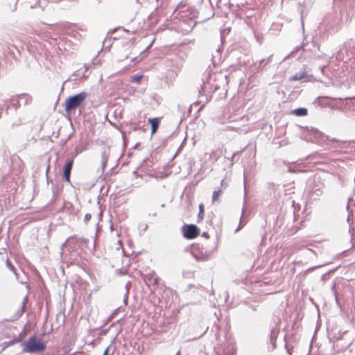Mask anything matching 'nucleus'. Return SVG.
<instances>
[{
    "mask_svg": "<svg viewBox=\"0 0 355 355\" xmlns=\"http://www.w3.org/2000/svg\"><path fill=\"white\" fill-rule=\"evenodd\" d=\"M302 137L306 141H310L319 145H328L329 142L336 143L335 145L331 146L334 148H343L347 144V142L345 141H340L335 138L329 139V136L324 135L318 129L313 127L311 128L308 127L304 128L302 132Z\"/></svg>",
    "mask_w": 355,
    "mask_h": 355,
    "instance_id": "obj_1",
    "label": "nucleus"
},
{
    "mask_svg": "<svg viewBox=\"0 0 355 355\" xmlns=\"http://www.w3.org/2000/svg\"><path fill=\"white\" fill-rule=\"evenodd\" d=\"M22 352L33 354H42L46 349V344L35 335L30 336L27 340L21 342Z\"/></svg>",
    "mask_w": 355,
    "mask_h": 355,
    "instance_id": "obj_2",
    "label": "nucleus"
},
{
    "mask_svg": "<svg viewBox=\"0 0 355 355\" xmlns=\"http://www.w3.org/2000/svg\"><path fill=\"white\" fill-rule=\"evenodd\" d=\"M198 15V10L196 8L187 6V3L184 1L179 3L172 14L174 18H179L181 20L184 19L185 17L189 18L190 24H192V25H189L191 28H193L196 24L193 19L196 18Z\"/></svg>",
    "mask_w": 355,
    "mask_h": 355,
    "instance_id": "obj_3",
    "label": "nucleus"
},
{
    "mask_svg": "<svg viewBox=\"0 0 355 355\" xmlns=\"http://www.w3.org/2000/svg\"><path fill=\"white\" fill-rule=\"evenodd\" d=\"M87 93L81 92L77 94L70 96L64 101V110L67 114H71L87 98Z\"/></svg>",
    "mask_w": 355,
    "mask_h": 355,
    "instance_id": "obj_4",
    "label": "nucleus"
},
{
    "mask_svg": "<svg viewBox=\"0 0 355 355\" xmlns=\"http://www.w3.org/2000/svg\"><path fill=\"white\" fill-rule=\"evenodd\" d=\"M322 23L330 34L337 33L340 28V20L334 14L326 15Z\"/></svg>",
    "mask_w": 355,
    "mask_h": 355,
    "instance_id": "obj_5",
    "label": "nucleus"
},
{
    "mask_svg": "<svg viewBox=\"0 0 355 355\" xmlns=\"http://www.w3.org/2000/svg\"><path fill=\"white\" fill-rule=\"evenodd\" d=\"M218 355H236V347L235 341L230 338H226L225 343L215 349Z\"/></svg>",
    "mask_w": 355,
    "mask_h": 355,
    "instance_id": "obj_6",
    "label": "nucleus"
},
{
    "mask_svg": "<svg viewBox=\"0 0 355 355\" xmlns=\"http://www.w3.org/2000/svg\"><path fill=\"white\" fill-rule=\"evenodd\" d=\"M183 236L187 239H193L200 233V228L194 224H185L181 227Z\"/></svg>",
    "mask_w": 355,
    "mask_h": 355,
    "instance_id": "obj_7",
    "label": "nucleus"
},
{
    "mask_svg": "<svg viewBox=\"0 0 355 355\" xmlns=\"http://www.w3.org/2000/svg\"><path fill=\"white\" fill-rule=\"evenodd\" d=\"M73 165V158H69L67 159L66 163L63 167L62 179L69 184L72 185L71 182V173Z\"/></svg>",
    "mask_w": 355,
    "mask_h": 355,
    "instance_id": "obj_8",
    "label": "nucleus"
},
{
    "mask_svg": "<svg viewBox=\"0 0 355 355\" xmlns=\"http://www.w3.org/2000/svg\"><path fill=\"white\" fill-rule=\"evenodd\" d=\"M312 77L311 75H308L306 71H301L299 72H297L293 76H291L289 80L291 81H297V80H303V81H308L309 78Z\"/></svg>",
    "mask_w": 355,
    "mask_h": 355,
    "instance_id": "obj_9",
    "label": "nucleus"
},
{
    "mask_svg": "<svg viewBox=\"0 0 355 355\" xmlns=\"http://www.w3.org/2000/svg\"><path fill=\"white\" fill-rule=\"evenodd\" d=\"M61 211H65L69 215L76 216L79 211L78 209H76L73 205L68 201H64L63 206L61 208Z\"/></svg>",
    "mask_w": 355,
    "mask_h": 355,
    "instance_id": "obj_10",
    "label": "nucleus"
},
{
    "mask_svg": "<svg viewBox=\"0 0 355 355\" xmlns=\"http://www.w3.org/2000/svg\"><path fill=\"white\" fill-rule=\"evenodd\" d=\"M279 332V329L277 327L272 328L270 330L269 336H270V343L272 345V349H275L277 347L276 340L278 336Z\"/></svg>",
    "mask_w": 355,
    "mask_h": 355,
    "instance_id": "obj_11",
    "label": "nucleus"
},
{
    "mask_svg": "<svg viewBox=\"0 0 355 355\" xmlns=\"http://www.w3.org/2000/svg\"><path fill=\"white\" fill-rule=\"evenodd\" d=\"M5 105L6 106L7 110H8L10 107V106H12L15 108V110L16 111L20 106V100L18 97H13L10 100L6 101Z\"/></svg>",
    "mask_w": 355,
    "mask_h": 355,
    "instance_id": "obj_12",
    "label": "nucleus"
},
{
    "mask_svg": "<svg viewBox=\"0 0 355 355\" xmlns=\"http://www.w3.org/2000/svg\"><path fill=\"white\" fill-rule=\"evenodd\" d=\"M148 123L150 124L151 134L153 135L157 132L159 128L160 120L159 118L157 117L149 118Z\"/></svg>",
    "mask_w": 355,
    "mask_h": 355,
    "instance_id": "obj_13",
    "label": "nucleus"
},
{
    "mask_svg": "<svg viewBox=\"0 0 355 355\" xmlns=\"http://www.w3.org/2000/svg\"><path fill=\"white\" fill-rule=\"evenodd\" d=\"M271 61H272V55H270L269 57H268L266 59H261L259 61V62L257 67V71L259 72V71H262L263 69V68L265 67V66L266 64H268V63H270Z\"/></svg>",
    "mask_w": 355,
    "mask_h": 355,
    "instance_id": "obj_14",
    "label": "nucleus"
},
{
    "mask_svg": "<svg viewBox=\"0 0 355 355\" xmlns=\"http://www.w3.org/2000/svg\"><path fill=\"white\" fill-rule=\"evenodd\" d=\"M291 114L297 116H304L308 114V110L305 107H299L293 110Z\"/></svg>",
    "mask_w": 355,
    "mask_h": 355,
    "instance_id": "obj_15",
    "label": "nucleus"
},
{
    "mask_svg": "<svg viewBox=\"0 0 355 355\" xmlns=\"http://www.w3.org/2000/svg\"><path fill=\"white\" fill-rule=\"evenodd\" d=\"M18 98L24 105L30 104L32 101V96L28 94H21L18 95Z\"/></svg>",
    "mask_w": 355,
    "mask_h": 355,
    "instance_id": "obj_16",
    "label": "nucleus"
},
{
    "mask_svg": "<svg viewBox=\"0 0 355 355\" xmlns=\"http://www.w3.org/2000/svg\"><path fill=\"white\" fill-rule=\"evenodd\" d=\"M154 276L155 272L153 271L143 275V279L148 286L151 285V282Z\"/></svg>",
    "mask_w": 355,
    "mask_h": 355,
    "instance_id": "obj_17",
    "label": "nucleus"
},
{
    "mask_svg": "<svg viewBox=\"0 0 355 355\" xmlns=\"http://www.w3.org/2000/svg\"><path fill=\"white\" fill-rule=\"evenodd\" d=\"M199 212L197 217V223H200L205 216V206L203 203H200L198 206Z\"/></svg>",
    "mask_w": 355,
    "mask_h": 355,
    "instance_id": "obj_18",
    "label": "nucleus"
},
{
    "mask_svg": "<svg viewBox=\"0 0 355 355\" xmlns=\"http://www.w3.org/2000/svg\"><path fill=\"white\" fill-rule=\"evenodd\" d=\"M74 244L76 245L87 246L89 243V239L85 238H75L73 239Z\"/></svg>",
    "mask_w": 355,
    "mask_h": 355,
    "instance_id": "obj_19",
    "label": "nucleus"
},
{
    "mask_svg": "<svg viewBox=\"0 0 355 355\" xmlns=\"http://www.w3.org/2000/svg\"><path fill=\"white\" fill-rule=\"evenodd\" d=\"M107 160H108L107 154L106 151L104 150L101 153V166H102L103 171L105 170V168L107 163Z\"/></svg>",
    "mask_w": 355,
    "mask_h": 355,
    "instance_id": "obj_20",
    "label": "nucleus"
},
{
    "mask_svg": "<svg viewBox=\"0 0 355 355\" xmlns=\"http://www.w3.org/2000/svg\"><path fill=\"white\" fill-rule=\"evenodd\" d=\"M252 32L254 34V37L256 39L257 42L261 44L262 42V34L257 29L252 28Z\"/></svg>",
    "mask_w": 355,
    "mask_h": 355,
    "instance_id": "obj_21",
    "label": "nucleus"
},
{
    "mask_svg": "<svg viewBox=\"0 0 355 355\" xmlns=\"http://www.w3.org/2000/svg\"><path fill=\"white\" fill-rule=\"evenodd\" d=\"M195 259L197 261H206L209 259V253H201V254H194Z\"/></svg>",
    "mask_w": 355,
    "mask_h": 355,
    "instance_id": "obj_22",
    "label": "nucleus"
},
{
    "mask_svg": "<svg viewBox=\"0 0 355 355\" xmlns=\"http://www.w3.org/2000/svg\"><path fill=\"white\" fill-rule=\"evenodd\" d=\"M75 238V236H69V238L67 239V240L61 245L60 246V250H61V252L60 254H63V251H64V248L66 247L67 245V243L68 242L71 243V241H73V239Z\"/></svg>",
    "mask_w": 355,
    "mask_h": 355,
    "instance_id": "obj_23",
    "label": "nucleus"
},
{
    "mask_svg": "<svg viewBox=\"0 0 355 355\" xmlns=\"http://www.w3.org/2000/svg\"><path fill=\"white\" fill-rule=\"evenodd\" d=\"M338 268H336L334 269H331L330 270L329 272L323 274L322 276H321V280L323 282H325L327 279H328V276L330 273H332V272H334L336 270H337Z\"/></svg>",
    "mask_w": 355,
    "mask_h": 355,
    "instance_id": "obj_24",
    "label": "nucleus"
},
{
    "mask_svg": "<svg viewBox=\"0 0 355 355\" xmlns=\"http://www.w3.org/2000/svg\"><path fill=\"white\" fill-rule=\"evenodd\" d=\"M6 265L7 266V268L10 270L12 271L16 276H17V271H16V269L14 267V266H12L11 264V263L10 262V261L8 259L6 260Z\"/></svg>",
    "mask_w": 355,
    "mask_h": 355,
    "instance_id": "obj_25",
    "label": "nucleus"
},
{
    "mask_svg": "<svg viewBox=\"0 0 355 355\" xmlns=\"http://www.w3.org/2000/svg\"><path fill=\"white\" fill-rule=\"evenodd\" d=\"M246 221L245 220V219L243 218V215L241 216V218H240V221H239V226L235 230V232H237L238 231H239L245 224H246Z\"/></svg>",
    "mask_w": 355,
    "mask_h": 355,
    "instance_id": "obj_26",
    "label": "nucleus"
},
{
    "mask_svg": "<svg viewBox=\"0 0 355 355\" xmlns=\"http://www.w3.org/2000/svg\"><path fill=\"white\" fill-rule=\"evenodd\" d=\"M17 342H18V340L16 339V338L15 339H12V340H10V341H8V342H5L4 343L5 345H4L3 349H5V348H6V347H8L9 346L13 345L14 344L17 343Z\"/></svg>",
    "mask_w": 355,
    "mask_h": 355,
    "instance_id": "obj_27",
    "label": "nucleus"
},
{
    "mask_svg": "<svg viewBox=\"0 0 355 355\" xmlns=\"http://www.w3.org/2000/svg\"><path fill=\"white\" fill-rule=\"evenodd\" d=\"M220 193H221V190L220 189H218L217 191H214L213 192V195H212V201L216 200L218 198Z\"/></svg>",
    "mask_w": 355,
    "mask_h": 355,
    "instance_id": "obj_28",
    "label": "nucleus"
},
{
    "mask_svg": "<svg viewBox=\"0 0 355 355\" xmlns=\"http://www.w3.org/2000/svg\"><path fill=\"white\" fill-rule=\"evenodd\" d=\"M21 123L20 119H17L15 121L10 123V128H13L15 127L19 126L21 125Z\"/></svg>",
    "mask_w": 355,
    "mask_h": 355,
    "instance_id": "obj_29",
    "label": "nucleus"
},
{
    "mask_svg": "<svg viewBox=\"0 0 355 355\" xmlns=\"http://www.w3.org/2000/svg\"><path fill=\"white\" fill-rule=\"evenodd\" d=\"M331 289L334 292V296H335V300L336 301V303L338 304V299L337 292L336 291V284L335 283L333 284V285L331 286Z\"/></svg>",
    "mask_w": 355,
    "mask_h": 355,
    "instance_id": "obj_30",
    "label": "nucleus"
},
{
    "mask_svg": "<svg viewBox=\"0 0 355 355\" xmlns=\"http://www.w3.org/2000/svg\"><path fill=\"white\" fill-rule=\"evenodd\" d=\"M81 152H82L81 150H79V148L78 147H76L74 151L71 154V158H73V159Z\"/></svg>",
    "mask_w": 355,
    "mask_h": 355,
    "instance_id": "obj_31",
    "label": "nucleus"
},
{
    "mask_svg": "<svg viewBox=\"0 0 355 355\" xmlns=\"http://www.w3.org/2000/svg\"><path fill=\"white\" fill-rule=\"evenodd\" d=\"M142 78H143L142 75L134 76H132L131 80L133 82L139 83Z\"/></svg>",
    "mask_w": 355,
    "mask_h": 355,
    "instance_id": "obj_32",
    "label": "nucleus"
},
{
    "mask_svg": "<svg viewBox=\"0 0 355 355\" xmlns=\"http://www.w3.org/2000/svg\"><path fill=\"white\" fill-rule=\"evenodd\" d=\"M159 278L158 277H153L151 284L157 286L159 284Z\"/></svg>",
    "mask_w": 355,
    "mask_h": 355,
    "instance_id": "obj_33",
    "label": "nucleus"
},
{
    "mask_svg": "<svg viewBox=\"0 0 355 355\" xmlns=\"http://www.w3.org/2000/svg\"><path fill=\"white\" fill-rule=\"evenodd\" d=\"M125 288L127 289L126 291V293L124 295V297H123V302L127 304V301H128V293H129V290H128V284L125 286Z\"/></svg>",
    "mask_w": 355,
    "mask_h": 355,
    "instance_id": "obj_34",
    "label": "nucleus"
},
{
    "mask_svg": "<svg viewBox=\"0 0 355 355\" xmlns=\"http://www.w3.org/2000/svg\"><path fill=\"white\" fill-rule=\"evenodd\" d=\"M92 218V215L90 214H86L84 217V222L87 223Z\"/></svg>",
    "mask_w": 355,
    "mask_h": 355,
    "instance_id": "obj_35",
    "label": "nucleus"
},
{
    "mask_svg": "<svg viewBox=\"0 0 355 355\" xmlns=\"http://www.w3.org/2000/svg\"><path fill=\"white\" fill-rule=\"evenodd\" d=\"M34 42V44H30V46L31 47H35L37 49H38V48L42 49V44L40 42Z\"/></svg>",
    "mask_w": 355,
    "mask_h": 355,
    "instance_id": "obj_36",
    "label": "nucleus"
},
{
    "mask_svg": "<svg viewBox=\"0 0 355 355\" xmlns=\"http://www.w3.org/2000/svg\"><path fill=\"white\" fill-rule=\"evenodd\" d=\"M201 236L205 239H209V234L207 232H202V234H201Z\"/></svg>",
    "mask_w": 355,
    "mask_h": 355,
    "instance_id": "obj_37",
    "label": "nucleus"
},
{
    "mask_svg": "<svg viewBox=\"0 0 355 355\" xmlns=\"http://www.w3.org/2000/svg\"><path fill=\"white\" fill-rule=\"evenodd\" d=\"M207 329H208V327H206L205 330H203L202 331H201L197 337L199 338V337H201L202 336H203L206 333Z\"/></svg>",
    "mask_w": 355,
    "mask_h": 355,
    "instance_id": "obj_38",
    "label": "nucleus"
},
{
    "mask_svg": "<svg viewBox=\"0 0 355 355\" xmlns=\"http://www.w3.org/2000/svg\"><path fill=\"white\" fill-rule=\"evenodd\" d=\"M108 331H109V329L102 330L101 332L100 333V334L101 335H106L107 333L108 332Z\"/></svg>",
    "mask_w": 355,
    "mask_h": 355,
    "instance_id": "obj_39",
    "label": "nucleus"
},
{
    "mask_svg": "<svg viewBox=\"0 0 355 355\" xmlns=\"http://www.w3.org/2000/svg\"><path fill=\"white\" fill-rule=\"evenodd\" d=\"M110 350V347L108 346L103 352V355H108V352Z\"/></svg>",
    "mask_w": 355,
    "mask_h": 355,
    "instance_id": "obj_40",
    "label": "nucleus"
},
{
    "mask_svg": "<svg viewBox=\"0 0 355 355\" xmlns=\"http://www.w3.org/2000/svg\"><path fill=\"white\" fill-rule=\"evenodd\" d=\"M214 87V91L213 92H216V90H218V89H220V86L217 84L216 85H213Z\"/></svg>",
    "mask_w": 355,
    "mask_h": 355,
    "instance_id": "obj_41",
    "label": "nucleus"
},
{
    "mask_svg": "<svg viewBox=\"0 0 355 355\" xmlns=\"http://www.w3.org/2000/svg\"><path fill=\"white\" fill-rule=\"evenodd\" d=\"M116 273L119 275H124L125 273L123 272L122 269H119L116 270Z\"/></svg>",
    "mask_w": 355,
    "mask_h": 355,
    "instance_id": "obj_42",
    "label": "nucleus"
},
{
    "mask_svg": "<svg viewBox=\"0 0 355 355\" xmlns=\"http://www.w3.org/2000/svg\"><path fill=\"white\" fill-rule=\"evenodd\" d=\"M239 152H236V153H234L233 155H232V160L233 161L234 159L239 155Z\"/></svg>",
    "mask_w": 355,
    "mask_h": 355,
    "instance_id": "obj_43",
    "label": "nucleus"
},
{
    "mask_svg": "<svg viewBox=\"0 0 355 355\" xmlns=\"http://www.w3.org/2000/svg\"><path fill=\"white\" fill-rule=\"evenodd\" d=\"M288 172H290V173H295V170H294V169H293V168H292L291 167H288Z\"/></svg>",
    "mask_w": 355,
    "mask_h": 355,
    "instance_id": "obj_44",
    "label": "nucleus"
},
{
    "mask_svg": "<svg viewBox=\"0 0 355 355\" xmlns=\"http://www.w3.org/2000/svg\"><path fill=\"white\" fill-rule=\"evenodd\" d=\"M315 192L317 196H320L322 193V191L320 189H316Z\"/></svg>",
    "mask_w": 355,
    "mask_h": 355,
    "instance_id": "obj_45",
    "label": "nucleus"
},
{
    "mask_svg": "<svg viewBox=\"0 0 355 355\" xmlns=\"http://www.w3.org/2000/svg\"><path fill=\"white\" fill-rule=\"evenodd\" d=\"M325 265H327V263H325V264H324V265H320V266H317L313 267V268H309V270H313V269H314V268H319V267H321V266H325Z\"/></svg>",
    "mask_w": 355,
    "mask_h": 355,
    "instance_id": "obj_46",
    "label": "nucleus"
},
{
    "mask_svg": "<svg viewBox=\"0 0 355 355\" xmlns=\"http://www.w3.org/2000/svg\"><path fill=\"white\" fill-rule=\"evenodd\" d=\"M246 17H247V19H245V23L249 24V22H248V20H250L249 16H247Z\"/></svg>",
    "mask_w": 355,
    "mask_h": 355,
    "instance_id": "obj_47",
    "label": "nucleus"
},
{
    "mask_svg": "<svg viewBox=\"0 0 355 355\" xmlns=\"http://www.w3.org/2000/svg\"><path fill=\"white\" fill-rule=\"evenodd\" d=\"M206 223H209V226H212V221H211V220L207 221Z\"/></svg>",
    "mask_w": 355,
    "mask_h": 355,
    "instance_id": "obj_48",
    "label": "nucleus"
},
{
    "mask_svg": "<svg viewBox=\"0 0 355 355\" xmlns=\"http://www.w3.org/2000/svg\"><path fill=\"white\" fill-rule=\"evenodd\" d=\"M150 216H157V213L156 212H154L153 214H149Z\"/></svg>",
    "mask_w": 355,
    "mask_h": 355,
    "instance_id": "obj_49",
    "label": "nucleus"
},
{
    "mask_svg": "<svg viewBox=\"0 0 355 355\" xmlns=\"http://www.w3.org/2000/svg\"><path fill=\"white\" fill-rule=\"evenodd\" d=\"M106 43H107V41L105 40L103 42V46H105V45H106Z\"/></svg>",
    "mask_w": 355,
    "mask_h": 355,
    "instance_id": "obj_50",
    "label": "nucleus"
},
{
    "mask_svg": "<svg viewBox=\"0 0 355 355\" xmlns=\"http://www.w3.org/2000/svg\"><path fill=\"white\" fill-rule=\"evenodd\" d=\"M139 145V144H135V146L133 147V148H137Z\"/></svg>",
    "mask_w": 355,
    "mask_h": 355,
    "instance_id": "obj_51",
    "label": "nucleus"
},
{
    "mask_svg": "<svg viewBox=\"0 0 355 355\" xmlns=\"http://www.w3.org/2000/svg\"><path fill=\"white\" fill-rule=\"evenodd\" d=\"M160 206H161L162 208H164L165 207V204L163 203Z\"/></svg>",
    "mask_w": 355,
    "mask_h": 355,
    "instance_id": "obj_52",
    "label": "nucleus"
},
{
    "mask_svg": "<svg viewBox=\"0 0 355 355\" xmlns=\"http://www.w3.org/2000/svg\"><path fill=\"white\" fill-rule=\"evenodd\" d=\"M252 309L253 311H256V310H257L256 306H252Z\"/></svg>",
    "mask_w": 355,
    "mask_h": 355,
    "instance_id": "obj_53",
    "label": "nucleus"
},
{
    "mask_svg": "<svg viewBox=\"0 0 355 355\" xmlns=\"http://www.w3.org/2000/svg\"><path fill=\"white\" fill-rule=\"evenodd\" d=\"M225 80H226V84H227V76H225Z\"/></svg>",
    "mask_w": 355,
    "mask_h": 355,
    "instance_id": "obj_54",
    "label": "nucleus"
},
{
    "mask_svg": "<svg viewBox=\"0 0 355 355\" xmlns=\"http://www.w3.org/2000/svg\"><path fill=\"white\" fill-rule=\"evenodd\" d=\"M244 180V185L245 184V178H243Z\"/></svg>",
    "mask_w": 355,
    "mask_h": 355,
    "instance_id": "obj_55",
    "label": "nucleus"
},
{
    "mask_svg": "<svg viewBox=\"0 0 355 355\" xmlns=\"http://www.w3.org/2000/svg\"><path fill=\"white\" fill-rule=\"evenodd\" d=\"M175 355H180V352H178Z\"/></svg>",
    "mask_w": 355,
    "mask_h": 355,
    "instance_id": "obj_56",
    "label": "nucleus"
},
{
    "mask_svg": "<svg viewBox=\"0 0 355 355\" xmlns=\"http://www.w3.org/2000/svg\"><path fill=\"white\" fill-rule=\"evenodd\" d=\"M35 32L37 35H38V33H37V30H35Z\"/></svg>",
    "mask_w": 355,
    "mask_h": 355,
    "instance_id": "obj_57",
    "label": "nucleus"
},
{
    "mask_svg": "<svg viewBox=\"0 0 355 355\" xmlns=\"http://www.w3.org/2000/svg\"><path fill=\"white\" fill-rule=\"evenodd\" d=\"M34 7H35V6H33V5H31V8H34Z\"/></svg>",
    "mask_w": 355,
    "mask_h": 355,
    "instance_id": "obj_58",
    "label": "nucleus"
},
{
    "mask_svg": "<svg viewBox=\"0 0 355 355\" xmlns=\"http://www.w3.org/2000/svg\"><path fill=\"white\" fill-rule=\"evenodd\" d=\"M182 145H183V143L181 144V146H180V148H182ZM180 150V149H178V150Z\"/></svg>",
    "mask_w": 355,
    "mask_h": 355,
    "instance_id": "obj_59",
    "label": "nucleus"
},
{
    "mask_svg": "<svg viewBox=\"0 0 355 355\" xmlns=\"http://www.w3.org/2000/svg\"><path fill=\"white\" fill-rule=\"evenodd\" d=\"M49 168L48 167V168H47V169H46V174L48 173Z\"/></svg>",
    "mask_w": 355,
    "mask_h": 355,
    "instance_id": "obj_60",
    "label": "nucleus"
},
{
    "mask_svg": "<svg viewBox=\"0 0 355 355\" xmlns=\"http://www.w3.org/2000/svg\"><path fill=\"white\" fill-rule=\"evenodd\" d=\"M111 46V44H107V47H109V46Z\"/></svg>",
    "mask_w": 355,
    "mask_h": 355,
    "instance_id": "obj_61",
    "label": "nucleus"
}]
</instances>
